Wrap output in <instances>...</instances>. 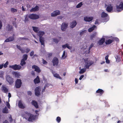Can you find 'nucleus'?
I'll return each mask as SVG.
<instances>
[{
  "label": "nucleus",
  "mask_w": 123,
  "mask_h": 123,
  "mask_svg": "<svg viewBox=\"0 0 123 123\" xmlns=\"http://www.w3.org/2000/svg\"><path fill=\"white\" fill-rule=\"evenodd\" d=\"M119 4V5L117 4L116 6L117 10L118 12H121L123 10V3L119 1L117 4Z\"/></svg>",
  "instance_id": "1"
},
{
  "label": "nucleus",
  "mask_w": 123,
  "mask_h": 123,
  "mask_svg": "<svg viewBox=\"0 0 123 123\" xmlns=\"http://www.w3.org/2000/svg\"><path fill=\"white\" fill-rule=\"evenodd\" d=\"M25 113L28 116H29L28 120L29 121H32L33 120H35L36 118L35 116L29 113H28L27 111L25 112Z\"/></svg>",
  "instance_id": "2"
},
{
  "label": "nucleus",
  "mask_w": 123,
  "mask_h": 123,
  "mask_svg": "<svg viewBox=\"0 0 123 123\" xmlns=\"http://www.w3.org/2000/svg\"><path fill=\"white\" fill-rule=\"evenodd\" d=\"M6 81L9 83L10 85H12L14 82L13 79L10 75H6Z\"/></svg>",
  "instance_id": "3"
},
{
  "label": "nucleus",
  "mask_w": 123,
  "mask_h": 123,
  "mask_svg": "<svg viewBox=\"0 0 123 123\" xmlns=\"http://www.w3.org/2000/svg\"><path fill=\"white\" fill-rule=\"evenodd\" d=\"M22 84L21 80L20 79H17L16 81L15 86L16 88H19Z\"/></svg>",
  "instance_id": "4"
},
{
  "label": "nucleus",
  "mask_w": 123,
  "mask_h": 123,
  "mask_svg": "<svg viewBox=\"0 0 123 123\" xmlns=\"http://www.w3.org/2000/svg\"><path fill=\"white\" fill-rule=\"evenodd\" d=\"M9 67L14 70H19L21 68V66L19 65L16 64L14 65L10 66Z\"/></svg>",
  "instance_id": "5"
},
{
  "label": "nucleus",
  "mask_w": 123,
  "mask_h": 123,
  "mask_svg": "<svg viewBox=\"0 0 123 123\" xmlns=\"http://www.w3.org/2000/svg\"><path fill=\"white\" fill-rule=\"evenodd\" d=\"M35 94L36 96L38 97L40 95V92L41 91L40 87L38 86L36 87L35 90Z\"/></svg>",
  "instance_id": "6"
},
{
  "label": "nucleus",
  "mask_w": 123,
  "mask_h": 123,
  "mask_svg": "<svg viewBox=\"0 0 123 123\" xmlns=\"http://www.w3.org/2000/svg\"><path fill=\"white\" fill-rule=\"evenodd\" d=\"M29 18L32 19H35L38 18H39V16L36 14H31L28 15Z\"/></svg>",
  "instance_id": "7"
},
{
  "label": "nucleus",
  "mask_w": 123,
  "mask_h": 123,
  "mask_svg": "<svg viewBox=\"0 0 123 123\" xmlns=\"http://www.w3.org/2000/svg\"><path fill=\"white\" fill-rule=\"evenodd\" d=\"M68 26V23H63L61 25V29L63 31H66Z\"/></svg>",
  "instance_id": "8"
},
{
  "label": "nucleus",
  "mask_w": 123,
  "mask_h": 123,
  "mask_svg": "<svg viewBox=\"0 0 123 123\" xmlns=\"http://www.w3.org/2000/svg\"><path fill=\"white\" fill-rule=\"evenodd\" d=\"M85 63L86 64L85 67L86 68L88 69L89 67L93 63V62L92 61H89L88 62H87Z\"/></svg>",
  "instance_id": "9"
},
{
  "label": "nucleus",
  "mask_w": 123,
  "mask_h": 123,
  "mask_svg": "<svg viewBox=\"0 0 123 123\" xmlns=\"http://www.w3.org/2000/svg\"><path fill=\"white\" fill-rule=\"evenodd\" d=\"M58 60L57 58L56 57H54L52 61L53 65L54 66H57L58 63Z\"/></svg>",
  "instance_id": "10"
},
{
  "label": "nucleus",
  "mask_w": 123,
  "mask_h": 123,
  "mask_svg": "<svg viewBox=\"0 0 123 123\" xmlns=\"http://www.w3.org/2000/svg\"><path fill=\"white\" fill-rule=\"evenodd\" d=\"M32 68L33 69H34L35 71L38 73H39L41 72V70L36 65H33Z\"/></svg>",
  "instance_id": "11"
},
{
  "label": "nucleus",
  "mask_w": 123,
  "mask_h": 123,
  "mask_svg": "<svg viewBox=\"0 0 123 123\" xmlns=\"http://www.w3.org/2000/svg\"><path fill=\"white\" fill-rule=\"evenodd\" d=\"M60 14V11L58 10H56L54 11L51 14V16L52 17H55L57 15H59Z\"/></svg>",
  "instance_id": "12"
},
{
  "label": "nucleus",
  "mask_w": 123,
  "mask_h": 123,
  "mask_svg": "<svg viewBox=\"0 0 123 123\" xmlns=\"http://www.w3.org/2000/svg\"><path fill=\"white\" fill-rule=\"evenodd\" d=\"M14 35L13 34V36L12 37H9L8 38L5 40L4 41L5 42H11L13 41L14 39Z\"/></svg>",
  "instance_id": "13"
},
{
  "label": "nucleus",
  "mask_w": 123,
  "mask_h": 123,
  "mask_svg": "<svg viewBox=\"0 0 123 123\" xmlns=\"http://www.w3.org/2000/svg\"><path fill=\"white\" fill-rule=\"evenodd\" d=\"M113 7L111 4H109L107 7L106 10L108 12H111L113 10Z\"/></svg>",
  "instance_id": "14"
},
{
  "label": "nucleus",
  "mask_w": 123,
  "mask_h": 123,
  "mask_svg": "<svg viewBox=\"0 0 123 123\" xmlns=\"http://www.w3.org/2000/svg\"><path fill=\"white\" fill-rule=\"evenodd\" d=\"M77 24L76 21L74 20L72 22L70 23V27L72 28H74L75 27Z\"/></svg>",
  "instance_id": "15"
},
{
  "label": "nucleus",
  "mask_w": 123,
  "mask_h": 123,
  "mask_svg": "<svg viewBox=\"0 0 123 123\" xmlns=\"http://www.w3.org/2000/svg\"><path fill=\"white\" fill-rule=\"evenodd\" d=\"M93 19V17H85L84 18V20L86 22H90Z\"/></svg>",
  "instance_id": "16"
},
{
  "label": "nucleus",
  "mask_w": 123,
  "mask_h": 123,
  "mask_svg": "<svg viewBox=\"0 0 123 123\" xmlns=\"http://www.w3.org/2000/svg\"><path fill=\"white\" fill-rule=\"evenodd\" d=\"M105 39L104 38H102L99 40L98 43V44L99 45H101L105 42Z\"/></svg>",
  "instance_id": "17"
},
{
  "label": "nucleus",
  "mask_w": 123,
  "mask_h": 123,
  "mask_svg": "<svg viewBox=\"0 0 123 123\" xmlns=\"http://www.w3.org/2000/svg\"><path fill=\"white\" fill-rule=\"evenodd\" d=\"M32 105L34 106L36 108H38L39 107L37 103L35 100H33L31 102Z\"/></svg>",
  "instance_id": "18"
},
{
  "label": "nucleus",
  "mask_w": 123,
  "mask_h": 123,
  "mask_svg": "<svg viewBox=\"0 0 123 123\" xmlns=\"http://www.w3.org/2000/svg\"><path fill=\"white\" fill-rule=\"evenodd\" d=\"M104 92V91L102 89H98L96 92V93L99 94V95H102Z\"/></svg>",
  "instance_id": "19"
},
{
  "label": "nucleus",
  "mask_w": 123,
  "mask_h": 123,
  "mask_svg": "<svg viewBox=\"0 0 123 123\" xmlns=\"http://www.w3.org/2000/svg\"><path fill=\"white\" fill-rule=\"evenodd\" d=\"M12 74L13 75H15V77L17 78H19V77L20 76V74L19 72H12Z\"/></svg>",
  "instance_id": "20"
},
{
  "label": "nucleus",
  "mask_w": 123,
  "mask_h": 123,
  "mask_svg": "<svg viewBox=\"0 0 123 123\" xmlns=\"http://www.w3.org/2000/svg\"><path fill=\"white\" fill-rule=\"evenodd\" d=\"M34 81L35 84H38L40 82V80L38 76H37L36 78L34 80Z\"/></svg>",
  "instance_id": "21"
},
{
  "label": "nucleus",
  "mask_w": 123,
  "mask_h": 123,
  "mask_svg": "<svg viewBox=\"0 0 123 123\" xmlns=\"http://www.w3.org/2000/svg\"><path fill=\"white\" fill-rule=\"evenodd\" d=\"M18 105L19 107L20 108L24 109L25 108V106L23 105L21 102L20 101H19L18 103Z\"/></svg>",
  "instance_id": "22"
},
{
  "label": "nucleus",
  "mask_w": 123,
  "mask_h": 123,
  "mask_svg": "<svg viewBox=\"0 0 123 123\" xmlns=\"http://www.w3.org/2000/svg\"><path fill=\"white\" fill-rule=\"evenodd\" d=\"M44 34V32L43 31H39L37 33V35L38 36L40 37H42V36Z\"/></svg>",
  "instance_id": "23"
},
{
  "label": "nucleus",
  "mask_w": 123,
  "mask_h": 123,
  "mask_svg": "<svg viewBox=\"0 0 123 123\" xmlns=\"http://www.w3.org/2000/svg\"><path fill=\"white\" fill-rule=\"evenodd\" d=\"M39 41L41 43L42 45H43L44 47V40L43 38L42 37L39 38Z\"/></svg>",
  "instance_id": "24"
},
{
  "label": "nucleus",
  "mask_w": 123,
  "mask_h": 123,
  "mask_svg": "<svg viewBox=\"0 0 123 123\" xmlns=\"http://www.w3.org/2000/svg\"><path fill=\"white\" fill-rule=\"evenodd\" d=\"M108 16V14L104 12H103L101 14V17L102 18H105Z\"/></svg>",
  "instance_id": "25"
},
{
  "label": "nucleus",
  "mask_w": 123,
  "mask_h": 123,
  "mask_svg": "<svg viewBox=\"0 0 123 123\" xmlns=\"http://www.w3.org/2000/svg\"><path fill=\"white\" fill-rule=\"evenodd\" d=\"M2 91L4 93H6L8 92V89L5 86H2L1 87Z\"/></svg>",
  "instance_id": "26"
},
{
  "label": "nucleus",
  "mask_w": 123,
  "mask_h": 123,
  "mask_svg": "<svg viewBox=\"0 0 123 123\" xmlns=\"http://www.w3.org/2000/svg\"><path fill=\"white\" fill-rule=\"evenodd\" d=\"M39 10V7L38 6H36L35 7L32 8L31 10V12Z\"/></svg>",
  "instance_id": "27"
},
{
  "label": "nucleus",
  "mask_w": 123,
  "mask_h": 123,
  "mask_svg": "<svg viewBox=\"0 0 123 123\" xmlns=\"http://www.w3.org/2000/svg\"><path fill=\"white\" fill-rule=\"evenodd\" d=\"M113 40L111 39H108L107 40H106L105 41V43L107 44H109L112 43L113 41Z\"/></svg>",
  "instance_id": "28"
},
{
  "label": "nucleus",
  "mask_w": 123,
  "mask_h": 123,
  "mask_svg": "<svg viewBox=\"0 0 123 123\" xmlns=\"http://www.w3.org/2000/svg\"><path fill=\"white\" fill-rule=\"evenodd\" d=\"M25 60H23L22 59L20 62V65H21V66H23L24 65H25L26 64V62H25Z\"/></svg>",
  "instance_id": "29"
},
{
  "label": "nucleus",
  "mask_w": 123,
  "mask_h": 123,
  "mask_svg": "<svg viewBox=\"0 0 123 123\" xmlns=\"http://www.w3.org/2000/svg\"><path fill=\"white\" fill-rule=\"evenodd\" d=\"M2 112L3 113H8V109L6 107H5L3 109Z\"/></svg>",
  "instance_id": "30"
},
{
  "label": "nucleus",
  "mask_w": 123,
  "mask_h": 123,
  "mask_svg": "<svg viewBox=\"0 0 123 123\" xmlns=\"http://www.w3.org/2000/svg\"><path fill=\"white\" fill-rule=\"evenodd\" d=\"M95 27L96 26L95 25H93V26L92 27H91L88 30V31L89 32H91L94 30V28H95Z\"/></svg>",
  "instance_id": "31"
},
{
  "label": "nucleus",
  "mask_w": 123,
  "mask_h": 123,
  "mask_svg": "<svg viewBox=\"0 0 123 123\" xmlns=\"http://www.w3.org/2000/svg\"><path fill=\"white\" fill-rule=\"evenodd\" d=\"M32 29L34 31L36 32L37 33L38 31V27H32Z\"/></svg>",
  "instance_id": "32"
},
{
  "label": "nucleus",
  "mask_w": 123,
  "mask_h": 123,
  "mask_svg": "<svg viewBox=\"0 0 123 123\" xmlns=\"http://www.w3.org/2000/svg\"><path fill=\"white\" fill-rule=\"evenodd\" d=\"M28 57V56L27 54H24L23 55V58L22 59L26 61Z\"/></svg>",
  "instance_id": "33"
},
{
  "label": "nucleus",
  "mask_w": 123,
  "mask_h": 123,
  "mask_svg": "<svg viewBox=\"0 0 123 123\" xmlns=\"http://www.w3.org/2000/svg\"><path fill=\"white\" fill-rule=\"evenodd\" d=\"M8 30V31H10L12 30L13 28L12 26H11L10 25L8 24L7 25Z\"/></svg>",
  "instance_id": "34"
},
{
  "label": "nucleus",
  "mask_w": 123,
  "mask_h": 123,
  "mask_svg": "<svg viewBox=\"0 0 123 123\" xmlns=\"http://www.w3.org/2000/svg\"><path fill=\"white\" fill-rule=\"evenodd\" d=\"M86 71V68H83L80 70L79 71V73L80 74H82L85 72Z\"/></svg>",
  "instance_id": "35"
},
{
  "label": "nucleus",
  "mask_w": 123,
  "mask_h": 123,
  "mask_svg": "<svg viewBox=\"0 0 123 123\" xmlns=\"http://www.w3.org/2000/svg\"><path fill=\"white\" fill-rule=\"evenodd\" d=\"M54 76L57 78H58L60 79H61V77L59 76V74H53Z\"/></svg>",
  "instance_id": "36"
},
{
  "label": "nucleus",
  "mask_w": 123,
  "mask_h": 123,
  "mask_svg": "<svg viewBox=\"0 0 123 123\" xmlns=\"http://www.w3.org/2000/svg\"><path fill=\"white\" fill-rule=\"evenodd\" d=\"M93 45L94 44L93 43H92L91 44V45L89 47V48L88 53H90V49L92 47H93Z\"/></svg>",
  "instance_id": "37"
},
{
  "label": "nucleus",
  "mask_w": 123,
  "mask_h": 123,
  "mask_svg": "<svg viewBox=\"0 0 123 123\" xmlns=\"http://www.w3.org/2000/svg\"><path fill=\"white\" fill-rule=\"evenodd\" d=\"M96 33H94L91 35L90 38L91 40H92L93 38H94L95 36Z\"/></svg>",
  "instance_id": "38"
},
{
  "label": "nucleus",
  "mask_w": 123,
  "mask_h": 123,
  "mask_svg": "<svg viewBox=\"0 0 123 123\" xmlns=\"http://www.w3.org/2000/svg\"><path fill=\"white\" fill-rule=\"evenodd\" d=\"M82 5V3L81 2L78 4L76 6V7L77 8H79Z\"/></svg>",
  "instance_id": "39"
},
{
  "label": "nucleus",
  "mask_w": 123,
  "mask_h": 123,
  "mask_svg": "<svg viewBox=\"0 0 123 123\" xmlns=\"http://www.w3.org/2000/svg\"><path fill=\"white\" fill-rule=\"evenodd\" d=\"M11 11L12 13L16 12H17V10L16 9H14L13 8H12L11 9Z\"/></svg>",
  "instance_id": "40"
},
{
  "label": "nucleus",
  "mask_w": 123,
  "mask_h": 123,
  "mask_svg": "<svg viewBox=\"0 0 123 123\" xmlns=\"http://www.w3.org/2000/svg\"><path fill=\"white\" fill-rule=\"evenodd\" d=\"M56 120L58 123H59L61 121V118L60 117H57L56 118Z\"/></svg>",
  "instance_id": "41"
},
{
  "label": "nucleus",
  "mask_w": 123,
  "mask_h": 123,
  "mask_svg": "<svg viewBox=\"0 0 123 123\" xmlns=\"http://www.w3.org/2000/svg\"><path fill=\"white\" fill-rule=\"evenodd\" d=\"M34 52L33 51H31V52L30 53V56L31 57H32L34 55Z\"/></svg>",
  "instance_id": "42"
},
{
  "label": "nucleus",
  "mask_w": 123,
  "mask_h": 123,
  "mask_svg": "<svg viewBox=\"0 0 123 123\" xmlns=\"http://www.w3.org/2000/svg\"><path fill=\"white\" fill-rule=\"evenodd\" d=\"M65 51H64L62 55V57L64 59L66 57V56H65Z\"/></svg>",
  "instance_id": "43"
},
{
  "label": "nucleus",
  "mask_w": 123,
  "mask_h": 123,
  "mask_svg": "<svg viewBox=\"0 0 123 123\" xmlns=\"http://www.w3.org/2000/svg\"><path fill=\"white\" fill-rule=\"evenodd\" d=\"M29 17L27 15H26L25 17V22L28 21L29 20Z\"/></svg>",
  "instance_id": "44"
},
{
  "label": "nucleus",
  "mask_w": 123,
  "mask_h": 123,
  "mask_svg": "<svg viewBox=\"0 0 123 123\" xmlns=\"http://www.w3.org/2000/svg\"><path fill=\"white\" fill-rule=\"evenodd\" d=\"M43 63L44 64H47L48 63L46 61L44 60L43 59Z\"/></svg>",
  "instance_id": "45"
},
{
  "label": "nucleus",
  "mask_w": 123,
  "mask_h": 123,
  "mask_svg": "<svg viewBox=\"0 0 123 123\" xmlns=\"http://www.w3.org/2000/svg\"><path fill=\"white\" fill-rule=\"evenodd\" d=\"M53 40L54 42H55V43H57L59 41L58 39L56 38H54L53 39Z\"/></svg>",
  "instance_id": "46"
},
{
  "label": "nucleus",
  "mask_w": 123,
  "mask_h": 123,
  "mask_svg": "<svg viewBox=\"0 0 123 123\" xmlns=\"http://www.w3.org/2000/svg\"><path fill=\"white\" fill-rule=\"evenodd\" d=\"M6 105L9 109L10 108V105L9 103L7 102H6Z\"/></svg>",
  "instance_id": "47"
},
{
  "label": "nucleus",
  "mask_w": 123,
  "mask_h": 123,
  "mask_svg": "<svg viewBox=\"0 0 123 123\" xmlns=\"http://www.w3.org/2000/svg\"><path fill=\"white\" fill-rule=\"evenodd\" d=\"M47 86V85H46L45 86L43 87V89L42 90V92H44L45 91V89Z\"/></svg>",
  "instance_id": "48"
},
{
  "label": "nucleus",
  "mask_w": 123,
  "mask_h": 123,
  "mask_svg": "<svg viewBox=\"0 0 123 123\" xmlns=\"http://www.w3.org/2000/svg\"><path fill=\"white\" fill-rule=\"evenodd\" d=\"M27 94L28 95L31 96L32 94V92L30 91H28L27 92Z\"/></svg>",
  "instance_id": "49"
},
{
  "label": "nucleus",
  "mask_w": 123,
  "mask_h": 123,
  "mask_svg": "<svg viewBox=\"0 0 123 123\" xmlns=\"http://www.w3.org/2000/svg\"><path fill=\"white\" fill-rule=\"evenodd\" d=\"M8 62H6L4 64V66L5 68H6L7 67V65L8 64Z\"/></svg>",
  "instance_id": "50"
},
{
  "label": "nucleus",
  "mask_w": 123,
  "mask_h": 123,
  "mask_svg": "<svg viewBox=\"0 0 123 123\" xmlns=\"http://www.w3.org/2000/svg\"><path fill=\"white\" fill-rule=\"evenodd\" d=\"M38 57V55L36 54H34L33 56L32 57V59L35 58L37 57Z\"/></svg>",
  "instance_id": "51"
},
{
  "label": "nucleus",
  "mask_w": 123,
  "mask_h": 123,
  "mask_svg": "<svg viewBox=\"0 0 123 123\" xmlns=\"http://www.w3.org/2000/svg\"><path fill=\"white\" fill-rule=\"evenodd\" d=\"M14 19H15V21H13L12 22V24L13 25L16 24V18H15Z\"/></svg>",
  "instance_id": "52"
},
{
  "label": "nucleus",
  "mask_w": 123,
  "mask_h": 123,
  "mask_svg": "<svg viewBox=\"0 0 123 123\" xmlns=\"http://www.w3.org/2000/svg\"><path fill=\"white\" fill-rule=\"evenodd\" d=\"M30 49L29 48H26V49L25 52L26 53H28L30 51Z\"/></svg>",
  "instance_id": "53"
},
{
  "label": "nucleus",
  "mask_w": 123,
  "mask_h": 123,
  "mask_svg": "<svg viewBox=\"0 0 123 123\" xmlns=\"http://www.w3.org/2000/svg\"><path fill=\"white\" fill-rule=\"evenodd\" d=\"M9 118L10 119V122H12L13 121V120L12 118V116H10L9 117Z\"/></svg>",
  "instance_id": "54"
},
{
  "label": "nucleus",
  "mask_w": 123,
  "mask_h": 123,
  "mask_svg": "<svg viewBox=\"0 0 123 123\" xmlns=\"http://www.w3.org/2000/svg\"><path fill=\"white\" fill-rule=\"evenodd\" d=\"M83 60L84 61V62L85 63L87 62H88V58H87L86 59H83Z\"/></svg>",
  "instance_id": "55"
},
{
  "label": "nucleus",
  "mask_w": 123,
  "mask_h": 123,
  "mask_svg": "<svg viewBox=\"0 0 123 123\" xmlns=\"http://www.w3.org/2000/svg\"><path fill=\"white\" fill-rule=\"evenodd\" d=\"M85 31H82V32H80V36H82V35L85 32Z\"/></svg>",
  "instance_id": "56"
},
{
  "label": "nucleus",
  "mask_w": 123,
  "mask_h": 123,
  "mask_svg": "<svg viewBox=\"0 0 123 123\" xmlns=\"http://www.w3.org/2000/svg\"><path fill=\"white\" fill-rule=\"evenodd\" d=\"M116 59L117 61H119L120 60V58L118 56H117L116 57Z\"/></svg>",
  "instance_id": "57"
},
{
  "label": "nucleus",
  "mask_w": 123,
  "mask_h": 123,
  "mask_svg": "<svg viewBox=\"0 0 123 123\" xmlns=\"http://www.w3.org/2000/svg\"><path fill=\"white\" fill-rule=\"evenodd\" d=\"M16 46H17V48L18 49L20 50L21 49H22L21 48V47L19 46H18V45H17Z\"/></svg>",
  "instance_id": "58"
},
{
  "label": "nucleus",
  "mask_w": 123,
  "mask_h": 123,
  "mask_svg": "<svg viewBox=\"0 0 123 123\" xmlns=\"http://www.w3.org/2000/svg\"><path fill=\"white\" fill-rule=\"evenodd\" d=\"M84 76L83 75H82L80 77V78H79V79L80 80H82V79L84 77Z\"/></svg>",
  "instance_id": "59"
},
{
  "label": "nucleus",
  "mask_w": 123,
  "mask_h": 123,
  "mask_svg": "<svg viewBox=\"0 0 123 123\" xmlns=\"http://www.w3.org/2000/svg\"><path fill=\"white\" fill-rule=\"evenodd\" d=\"M8 97H9V100H8V101H9V98H10L11 97V94H10V93H8Z\"/></svg>",
  "instance_id": "60"
},
{
  "label": "nucleus",
  "mask_w": 123,
  "mask_h": 123,
  "mask_svg": "<svg viewBox=\"0 0 123 123\" xmlns=\"http://www.w3.org/2000/svg\"><path fill=\"white\" fill-rule=\"evenodd\" d=\"M20 50L21 51L22 53H24L25 52V50L24 49H22Z\"/></svg>",
  "instance_id": "61"
},
{
  "label": "nucleus",
  "mask_w": 123,
  "mask_h": 123,
  "mask_svg": "<svg viewBox=\"0 0 123 123\" xmlns=\"http://www.w3.org/2000/svg\"><path fill=\"white\" fill-rule=\"evenodd\" d=\"M31 75L33 76H34L35 75V72L33 71H32L31 73Z\"/></svg>",
  "instance_id": "62"
},
{
  "label": "nucleus",
  "mask_w": 123,
  "mask_h": 123,
  "mask_svg": "<svg viewBox=\"0 0 123 123\" xmlns=\"http://www.w3.org/2000/svg\"><path fill=\"white\" fill-rule=\"evenodd\" d=\"M75 84H77L78 83V80L77 79V78H75Z\"/></svg>",
  "instance_id": "63"
},
{
  "label": "nucleus",
  "mask_w": 123,
  "mask_h": 123,
  "mask_svg": "<svg viewBox=\"0 0 123 123\" xmlns=\"http://www.w3.org/2000/svg\"><path fill=\"white\" fill-rule=\"evenodd\" d=\"M106 62L107 63H109L110 62V61L109 60H106Z\"/></svg>",
  "instance_id": "64"
}]
</instances>
